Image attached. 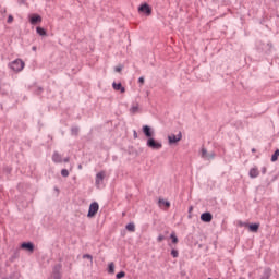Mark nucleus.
<instances>
[{
  "label": "nucleus",
  "mask_w": 279,
  "mask_h": 279,
  "mask_svg": "<svg viewBox=\"0 0 279 279\" xmlns=\"http://www.w3.org/2000/svg\"><path fill=\"white\" fill-rule=\"evenodd\" d=\"M108 271H109L110 274H114V263L111 262V263L109 264Z\"/></svg>",
  "instance_id": "5701e85b"
},
{
  "label": "nucleus",
  "mask_w": 279,
  "mask_h": 279,
  "mask_svg": "<svg viewBox=\"0 0 279 279\" xmlns=\"http://www.w3.org/2000/svg\"><path fill=\"white\" fill-rule=\"evenodd\" d=\"M83 258H88V260H90V263H93V255H90V254L83 255Z\"/></svg>",
  "instance_id": "c756f323"
},
{
  "label": "nucleus",
  "mask_w": 279,
  "mask_h": 279,
  "mask_svg": "<svg viewBox=\"0 0 279 279\" xmlns=\"http://www.w3.org/2000/svg\"><path fill=\"white\" fill-rule=\"evenodd\" d=\"M113 90H120V93H125V87L121 83L113 82L112 83Z\"/></svg>",
  "instance_id": "4468645a"
},
{
  "label": "nucleus",
  "mask_w": 279,
  "mask_h": 279,
  "mask_svg": "<svg viewBox=\"0 0 279 279\" xmlns=\"http://www.w3.org/2000/svg\"><path fill=\"white\" fill-rule=\"evenodd\" d=\"M168 141L170 145H173L175 143H180V141H182V133H179L178 135H169L168 136Z\"/></svg>",
  "instance_id": "0eeeda50"
},
{
  "label": "nucleus",
  "mask_w": 279,
  "mask_h": 279,
  "mask_svg": "<svg viewBox=\"0 0 279 279\" xmlns=\"http://www.w3.org/2000/svg\"><path fill=\"white\" fill-rule=\"evenodd\" d=\"M130 112H131L132 114H136V112H138V104L133 105V106L131 107V109H130Z\"/></svg>",
  "instance_id": "412c9836"
},
{
  "label": "nucleus",
  "mask_w": 279,
  "mask_h": 279,
  "mask_svg": "<svg viewBox=\"0 0 279 279\" xmlns=\"http://www.w3.org/2000/svg\"><path fill=\"white\" fill-rule=\"evenodd\" d=\"M61 175H62V178H69V170L62 169L61 170Z\"/></svg>",
  "instance_id": "393cba45"
},
{
  "label": "nucleus",
  "mask_w": 279,
  "mask_h": 279,
  "mask_svg": "<svg viewBox=\"0 0 279 279\" xmlns=\"http://www.w3.org/2000/svg\"><path fill=\"white\" fill-rule=\"evenodd\" d=\"M78 169H82V165H78Z\"/></svg>",
  "instance_id": "79ce46f5"
},
{
  "label": "nucleus",
  "mask_w": 279,
  "mask_h": 279,
  "mask_svg": "<svg viewBox=\"0 0 279 279\" xmlns=\"http://www.w3.org/2000/svg\"><path fill=\"white\" fill-rule=\"evenodd\" d=\"M126 230H128V232H136V226L134 225V222L128 223Z\"/></svg>",
  "instance_id": "6ab92c4d"
},
{
  "label": "nucleus",
  "mask_w": 279,
  "mask_h": 279,
  "mask_svg": "<svg viewBox=\"0 0 279 279\" xmlns=\"http://www.w3.org/2000/svg\"><path fill=\"white\" fill-rule=\"evenodd\" d=\"M104 178H106V173L105 172H98L96 174V186L99 189V186H101V183L104 182Z\"/></svg>",
  "instance_id": "9d476101"
},
{
  "label": "nucleus",
  "mask_w": 279,
  "mask_h": 279,
  "mask_svg": "<svg viewBox=\"0 0 279 279\" xmlns=\"http://www.w3.org/2000/svg\"><path fill=\"white\" fill-rule=\"evenodd\" d=\"M22 250H26V252H29L31 254H34V243L32 242H23L21 244Z\"/></svg>",
  "instance_id": "1a4fd4ad"
},
{
  "label": "nucleus",
  "mask_w": 279,
  "mask_h": 279,
  "mask_svg": "<svg viewBox=\"0 0 279 279\" xmlns=\"http://www.w3.org/2000/svg\"><path fill=\"white\" fill-rule=\"evenodd\" d=\"M116 73H121L123 71V65H118L114 68Z\"/></svg>",
  "instance_id": "cd10ccee"
},
{
  "label": "nucleus",
  "mask_w": 279,
  "mask_h": 279,
  "mask_svg": "<svg viewBox=\"0 0 279 279\" xmlns=\"http://www.w3.org/2000/svg\"><path fill=\"white\" fill-rule=\"evenodd\" d=\"M8 66L11 69V71H14V73H21V71L25 69V61L15 59L14 61L10 62Z\"/></svg>",
  "instance_id": "f257e3e1"
},
{
  "label": "nucleus",
  "mask_w": 279,
  "mask_h": 279,
  "mask_svg": "<svg viewBox=\"0 0 279 279\" xmlns=\"http://www.w3.org/2000/svg\"><path fill=\"white\" fill-rule=\"evenodd\" d=\"M191 210H193V207H190L189 213H191Z\"/></svg>",
  "instance_id": "a19ab883"
},
{
  "label": "nucleus",
  "mask_w": 279,
  "mask_h": 279,
  "mask_svg": "<svg viewBox=\"0 0 279 279\" xmlns=\"http://www.w3.org/2000/svg\"><path fill=\"white\" fill-rule=\"evenodd\" d=\"M138 13L145 14L146 16H151V7H149L147 3H144L138 7Z\"/></svg>",
  "instance_id": "39448f33"
},
{
  "label": "nucleus",
  "mask_w": 279,
  "mask_h": 279,
  "mask_svg": "<svg viewBox=\"0 0 279 279\" xmlns=\"http://www.w3.org/2000/svg\"><path fill=\"white\" fill-rule=\"evenodd\" d=\"M116 278L121 279V278H125V271H120L116 275Z\"/></svg>",
  "instance_id": "bb28decb"
},
{
  "label": "nucleus",
  "mask_w": 279,
  "mask_h": 279,
  "mask_svg": "<svg viewBox=\"0 0 279 279\" xmlns=\"http://www.w3.org/2000/svg\"><path fill=\"white\" fill-rule=\"evenodd\" d=\"M36 32L39 34V36H47V31L40 26H37Z\"/></svg>",
  "instance_id": "aec40b11"
},
{
  "label": "nucleus",
  "mask_w": 279,
  "mask_h": 279,
  "mask_svg": "<svg viewBox=\"0 0 279 279\" xmlns=\"http://www.w3.org/2000/svg\"><path fill=\"white\" fill-rule=\"evenodd\" d=\"M269 278H271V269L266 268L264 270V274L262 275L260 279H269Z\"/></svg>",
  "instance_id": "a211bd4d"
},
{
  "label": "nucleus",
  "mask_w": 279,
  "mask_h": 279,
  "mask_svg": "<svg viewBox=\"0 0 279 279\" xmlns=\"http://www.w3.org/2000/svg\"><path fill=\"white\" fill-rule=\"evenodd\" d=\"M252 151H253V154L256 153V148H253Z\"/></svg>",
  "instance_id": "ea45409f"
},
{
  "label": "nucleus",
  "mask_w": 279,
  "mask_h": 279,
  "mask_svg": "<svg viewBox=\"0 0 279 279\" xmlns=\"http://www.w3.org/2000/svg\"><path fill=\"white\" fill-rule=\"evenodd\" d=\"M31 25H38V23H43V17L38 14L29 15Z\"/></svg>",
  "instance_id": "6e6552de"
},
{
  "label": "nucleus",
  "mask_w": 279,
  "mask_h": 279,
  "mask_svg": "<svg viewBox=\"0 0 279 279\" xmlns=\"http://www.w3.org/2000/svg\"><path fill=\"white\" fill-rule=\"evenodd\" d=\"M14 22V16H12V15H9L8 16V20H7V23H13Z\"/></svg>",
  "instance_id": "7c9ffc66"
},
{
  "label": "nucleus",
  "mask_w": 279,
  "mask_h": 279,
  "mask_svg": "<svg viewBox=\"0 0 279 279\" xmlns=\"http://www.w3.org/2000/svg\"><path fill=\"white\" fill-rule=\"evenodd\" d=\"M262 173H264V174L267 173V168H266V167H264V168L262 169Z\"/></svg>",
  "instance_id": "c9c22d12"
},
{
  "label": "nucleus",
  "mask_w": 279,
  "mask_h": 279,
  "mask_svg": "<svg viewBox=\"0 0 279 279\" xmlns=\"http://www.w3.org/2000/svg\"><path fill=\"white\" fill-rule=\"evenodd\" d=\"M215 156V151L208 153V150L204 147L201 149V158L204 160H214Z\"/></svg>",
  "instance_id": "20e7f679"
},
{
  "label": "nucleus",
  "mask_w": 279,
  "mask_h": 279,
  "mask_svg": "<svg viewBox=\"0 0 279 279\" xmlns=\"http://www.w3.org/2000/svg\"><path fill=\"white\" fill-rule=\"evenodd\" d=\"M1 14H7V12H8V9H1Z\"/></svg>",
  "instance_id": "72a5a7b5"
},
{
  "label": "nucleus",
  "mask_w": 279,
  "mask_h": 279,
  "mask_svg": "<svg viewBox=\"0 0 279 279\" xmlns=\"http://www.w3.org/2000/svg\"><path fill=\"white\" fill-rule=\"evenodd\" d=\"M171 256H173V258H178V256H179L178 250H172Z\"/></svg>",
  "instance_id": "c85d7f7f"
},
{
  "label": "nucleus",
  "mask_w": 279,
  "mask_h": 279,
  "mask_svg": "<svg viewBox=\"0 0 279 279\" xmlns=\"http://www.w3.org/2000/svg\"><path fill=\"white\" fill-rule=\"evenodd\" d=\"M170 238L172 239V243H178V236L175 235V232H172Z\"/></svg>",
  "instance_id": "a878e982"
},
{
  "label": "nucleus",
  "mask_w": 279,
  "mask_h": 279,
  "mask_svg": "<svg viewBox=\"0 0 279 279\" xmlns=\"http://www.w3.org/2000/svg\"><path fill=\"white\" fill-rule=\"evenodd\" d=\"M157 241H158L159 243H162V241H165V235H159V236L157 238Z\"/></svg>",
  "instance_id": "2f4dec72"
},
{
  "label": "nucleus",
  "mask_w": 279,
  "mask_h": 279,
  "mask_svg": "<svg viewBox=\"0 0 279 279\" xmlns=\"http://www.w3.org/2000/svg\"><path fill=\"white\" fill-rule=\"evenodd\" d=\"M138 82H140V84H145V77H143V76L140 77V78H138Z\"/></svg>",
  "instance_id": "473e14b6"
},
{
  "label": "nucleus",
  "mask_w": 279,
  "mask_h": 279,
  "mask_svg": "<svg viewBox=\"0 0 279 279\" xmlns=\"http://www.w3.org/2000/svg\"><path fill=\"white\" fill-rule=\"evenodd\" d=\"M72 134L74 135V136H77V134L80 133V129L77 128V126H74V128H72Z\"/></svg>",
  "instance_id": "b1692460"
},
{
  "label": "nucleus",
  "mask_w": 279,
  "mask_h": 279,
  "mask_svg": "<svg viewBox=\"0 0 279 279\" xmlns=\"http://www.w3.org/2000/svg\"><path fill=\"white\" fill-rule=\"evenodd\" d=\"M97 213H99V203L94 202L89 205V210L87 214V217L93 218L95 217V215H97Z\"/></svg>",
  "instance_id": "f03ea898"
},
{
  "label": "nucleus",
  "mask_w": 279,
  "mask_h": 279,
  "mask_svg": "<svg viewBox=\"0 0 279 279\" xmlns=\"http://www.w3.org/2000/svg\"><path fill=\"white\" fill-rule=\"evenodd\" d=\"M143 133L147 138H153L151 136H154V131H151V128H149V125L143 126Z\"/></svg>",
  "instance_id": "f8f14e48"
},
{
  "label": "nucleus",
  "mask_w": 279,
  "mask_h": 279,
  "mask_svg": "<svg viewBox=\"0 0 279 279\" xmlns=\"http://www.w3.org/2000/svg\"><path fill=\"white\" fill-rule=\"evenodd\" d=\"M260 228V225L259 223H251L248 225V230L251 232H258V229Z\"/></svg>",
  "instance_id": "dca6fc26"
},
{
  "label": "nucleus",
  "mask_w": 279,
  "mask_h": 279,
  "mask_svg": "<svg viewBox=\"0 0 279 279\" xmlns=\"http://www.w3.org/2000/svg\"><path fill=\"white\" fill-rule=\"evenodd\" d=\"M34 51H36V46H33V48H32Z\"/></svg>",
  "instance_id": "58836bf2"
},
{
  "label": "nucleus",
  "mask_w": 279,
  "mask_h": 279,
  "mask_svg": "<svg viewBox=\"0 0 279 279\" xmlns=\"http://www.w3.org/2000/svg\"><path fill=\"white\" fill-rule=\"evenodd\" d=\"M279 158V149H277L271 156V162H276Z\"/></svg>",
  "instance_id": "4be33fe9"
},
{
  "label": "nucleus",
  "mask_w": 279,
  "mask_h": 279,
  "mask_svg": "<svg viewBox=\"0 0 279 279\" xmlns=\"http://www.w3.org/2000/svg\"><path fill=\"white\" fill-rule=\"evenodd\" d=\"M158 206H159V208H166V210H167V209L171 208V203H169L168 201H165L163 198H159Z\"/></svg>",
  "instance_id": "ddd939ff"
},
{
  "label": "nucleus",
  "mask_w": 279,
  "mask_h": 279,
  "mask_svg": "<svg viewBox=\"0 0 279 279\" xmlns=\"http://www.w3.org/2000/svg\"><path fill=\"white\" fill-rule=\"evenodd\" d=\"M5 171H7L8 173H10V171H12V169L5 168Z\"/></svg>",
  "instance_id": "4c0bfd02"
},
{
  "label": "nucleus",
  "mask_w": 279,
  "mask_h": 279,
  "mask_svg": "<svg viewBox=\"0 0 279 279\" xmlns=\"http://www.w3.org/2000/svg\"><path fill=\"white\" fill-rule=\"evenodd\" d=\"M248 175L250 178H258V175H260V172L258 171V168H252Z\"/></svg>",
  "instance_id": "2eb2a0df"
},
{
  "label": "nucleus",
  "mask_w": 279,
  "mask_h": 279,
  "mask_svg": "<svg viewBox=\"0 0 279 279\" xmlns=\"http://www.w3.org/2000/svg\"><path fill=\"white\" fill-rule=\"evenodd\" d=\"M133 136H134V138H138V133L136 131H134Z\"/></svg>",
  "instance_id": "f704fd0d"
},
{
  "label": "nucleus",
  "mask_w": 279,
  "mask_h": 279,
  "mask_svg": "<svg viewBox=\"0 0 279 279\" xmlns=\"http://www.w3.org/2000/svg\"><path fill=\"white\" fill-rule=\"evenodd\" d=\"M147 147L150 149H162V143L155 141L154 137H149L147 140Z\"/></svg>",
  "instance_id": "7ed1b4c3"
},
{
  "label": "nucleus",
  "mask_w": 279,
  "mask_h": 279,
  "mask_svg": "<svg viewBox=\"0 0 279 279\" xmlns=\"http://www.w3.org/2000/svg\"><path fill=\"white\" fill-rule=\"evenodd\" d=\"M52 160L57 163L62 162V155H60L59 153H53Z\"/></svg>",
  "instance_id": "f3484780"
},
{
  "label": "nucleus",
  "mask_w": 279,
  "mask_h": 279,
  "mask_svg": "<svg viewBox=\"0 0 279 279\" xmlns=\"http://www.w3.org/2000/svg\"><path fill=\"white\" fill-rule=\"evenodd\" d=\"M60 271H62V264H57L53 267L52 275L49 279H62V276L60 275Z\"/></svg>",
  "instance_id": "423d86ee"
},
{
  "label": "nucleus",
  "mask_w": 279,
  "mask_h": 279,
  "mask_svg": "<svg viewBox=\"0 0 279 279\" xmlns=\"http://www.w3.org/2000/svg\"><path fill=\"white\" fill-rule=\"evenodd\" d=\"M69 160H70L69 157H68V158H64V159H63V162H69Z\"/></svg>",
  "instance_id": "e433bc0d"
},
{
  "label": "nucleus",
  "mask_w": 279,
  "mask_h": 279,
  "mask_svg": "<svg viewBox=\"0 0 279 279\" xmlns=\"http://www.w3.org/2000/svg\"><path fill=\"white\" fill-rule=\"evenodd\" d=\"M201 220H203L205 223H210L213 221V214L210 213H204L201 215Z\"/></svg>",
  "instance_id": "9b49d317"
}]
</instances>
